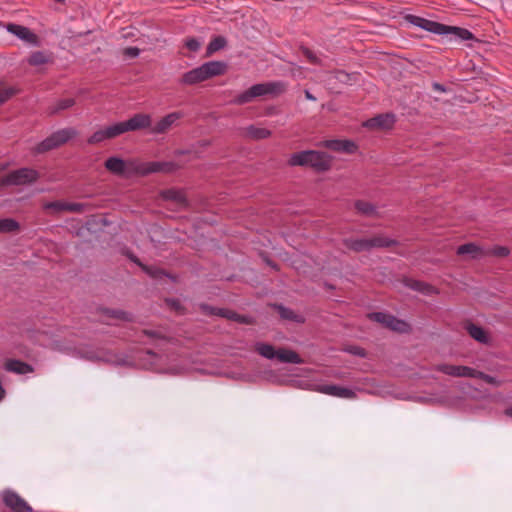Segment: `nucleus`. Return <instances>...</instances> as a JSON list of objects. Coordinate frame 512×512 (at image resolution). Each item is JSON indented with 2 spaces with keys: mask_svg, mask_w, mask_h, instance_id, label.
I'll use <instances>...</instances> for the list:
<instances>
[{
  "mask_svg": "<svg viewBox=\"0 0 512 512\" xmlns=\"http://www.w3.org/2000/svg\"><path fill=\"white\" fill-rule=\"evenodd\" d=\"M104 166L110 173L125 178L146 176L157 172H173L178 168L174 162H143L138 159L123 160L116 156L106 159Z\"/></svg>",
  "mask_w": 512,
  "mask_h": 512,
  "instance_id": "obj_1",
  "label": "nucleus"
},
{
  "mask_svg": "<svg viewBox=\"0 0 512 512\" xmlns=\"http://www.w3.org/2000/svg\"><path fill=\"white\" fill-rule=\"evenodd\" d=\"M228 65L224 61H208L202 65L185 72L180 79L183 85H196L213 77L224 75Z\"/></svg>",
  "mask_w": 512,
  "mask_h": 512,
  "instance_id": "obj_2",
  "label": "nucleus"
},
{
  "mask_svg": "<svg viewBox=\"0 0 512 512\" xmlns=\"http://www.w3.org/2000/svg\"><path fill=\"white\" fill-rule=\"evenodd\" d=\"M291 166H309L318 172L327 171L331 167V158L323 152L306 150L291 155Z\"/></svg>",
  "mask_w": 512,
  "mask_h": 512,
  "instance_id": "obj_3",
  "label": "nucleus"
},
{
  "mask_svg": "<svg viewBox=\"0 0 512 512\" xmlns=\"http://www.w3.org/2000/svg\"><path fill=\"white\" fill-rule=\"evenodd\" d=\"M77 130L74 128H64L55 131L49 137L41 141L34 148V152L37 154L45 153L55 148H58L66 144L69 140L77 135Z\"/></svg>",
  "mask_w": 512,
  "mask_h": 512,
  "instance_id": "obj_4",
  "label": "nucleus"
},
{
  "mask_svg": "<svg viewBox=\"0 0 512 512\" xmlns=\"http://www.w3.org/2000/svg\"><path fill=\"white\" fill-rule=\"evenodd\" d=\"M394 244V240L382 236L345 240L346 247L356 252L367 251L373 247H389Z\"/></svg>",
  "mask_w": 512,
  "mask_h": 512,
  "instance_id": "obj_5",
  "label": "nucleus"
},
{
  "mask_svg": "<svg viewBox=\"0 0 512 512\" xmlns=\"http://www.w3.org/2000/svg\"><path fill=\"white\" fill-rule=\"evenodd\" d=\"M39 173L32 168H20L9 172L2 180L5 185H25L35 182Z\"/></svg>",
  "mask_w": 512,
  "mask_h": 512,
  "instance_id": "obj_6",
  "label": "nucleus"
},
{
  "mask_svg": "<svg viewBox=\"0 0 512 512\" xmlns=\"http://www.w3.org/2000/svg\"><path fill=\"white\" fill-rule=\"evenodd\" d=\"M368 318L372 321L382 324L384 327L389 328L392 331L405 333L410 329L408 323L387 313L373 312L368 314Z\"/></svg>",
  "mask_w": 512,
  "mask_h": 512,
  "instance_id": "obj_7",
  "label": "nucleus"
},
{
  "mask_svg": "<svg viewBox=\"0 0 512 512\" xmlns=\"http://www.w3.org/2000/svg\"><path fill=\"white\" fill-rule=\"evenodd\" d=\"M406 19L412 25L419 27L423 30H426L428 32L438 34V35H443V34L447 33V29H448L447 25H444V24H441V23H438V22H435V21H432L429 19H425L423 17L415 16V15H408L406 17Z\"/></svg>",
  "mask_w": 512,
  "mask_h": 512,
  "instance_id": "obj_8",
  "label": "nucleus"
},
{
  "mask_svg": "<svg viewBox=\"0 0 512 512\" xmlns=\"http://www.w3.org/2000/svg\"><path fill=\"white\" fill-rule=\"evenodd\" d=\"M121 134L123 133L118 122L97 130L87 139V142L88 144L94 145L101 143L105 140L113 139Z\"/></svg>",
  "mask_w": 512,
  "mask_h": 512,
  "instance_id": "obj_9",
  "label": "nucleus"
},
{
  "mask_svg": "<svg viewBox=\"0 0 512 512\" xmlns=\"http://www.w3.org/2000/svg\"><path fill=\"white\" fill-rule=\"evenodd\" d=\"M122 133L145 129L151 125V117L148 114L138 113L130 119L119 122Z\"/></svg>",
  "mask_w": 512,
  "mask_h": 512,
  "instance_id": "obj_10",
  "label": "nucleus"
},
{
  "mask_svg": "<svg viewBox=\"0 0 512 512\" xmlns=\"http://www.w3.org/2000/svg\"><path fill=\"white\" fill-rule=\"evenodd\" d=\"M201 309L204 313L210 314V315H218L224 318H227L229 320H233L238 323L243 324H251L252 318L245 315L237 314L234 311H231L229 309H222V308H213L208 305H201Z\"/></svg>",
  "mask_w": 512,
  "mask_h": 512,
  "instance_id": "obj_11",
  "label": "nucleus"
},
{
  "mask_svg": "<svg viewBox=\"0 0 512 512\" xmlns=\"http://www.w3.org/2000/svg\"><path fill=\"white\" fill-rule=\"evenodd\" d=\"M201 309L204 313L210 314V315H218L224 318H227L229 320H233L238 323L243 324H251L252 318L245 315L237 314L234 311H231L229 309H222V308H213L208 305H201Z\"/></svg>",
  "mask_w": 512,
  "mask_h": 512,
  "instance_id": "obj_12",
  "label": "nucleus"
},
{
  "mask_svg": "<svg viewBox=\"0 0 512 512\" xmlns=\"http://www.w3.org/2000/svg\"><path fill=\"white\" fill-rule=\"evenodd\" d=\"M265 95H267L266 83H259L252 85L248 90L237 95L232 102L236 105H243Z\"/></svg>",
  "mask_w": 512,
  "mask_h": 512,
  "instance_id": "obj_13",
  "label": "nucleus"
},
{
  "mask_svg": "<svg viewBox=\"0 0 512 512\" xmlns=\"http://www.w3.org/2000/svg\"><path fill=\"white\" fill-rule=\"evenodd\" d=\"M2 499L4 504L14 512H32L29 504L13 491H5Z\"/></svg>",
  "mask_w": 512,
  "mask_h": 512,
  "instance_id": "obj_14",
  "label": "nucleus"
},
{
  "mask_svg": "<svg viewBox=\"0 0 512 512\" xmlns=\"http://www.w3.org/2000/svg\"><path fill=\"white\" fill-rule=\"evenodd\" d=\"M317 391L326 395L339 398L352 399L356 397V394L352 389L338 385H320L317 388Z\"/></svg>",
  "mask_w": 512,
  "mask_h": 512,
  "instance_id": "obj_15",
  "label": "nucleus"
},
{
  "mask_svg": "<svg viewBox=\"0 0 512 512\" xmlns=\"http://www.w3.org/2000/svg\"><path fill=\"white\" fill-rule=\"evenodd\" d=\"M322 145L330 150L348 154H353L357 150L356 144L350 140H326Z\"/></svg>",
  "mask_w": 512,
  "mask_h": 512,
  "instance_id": "obj_16",
  "label": "nucleus"
},
{
  "mask_svg": "<svg viewBox=\"0 0 512 512\" xmlns=\"http://www.w3.org/2000/svg\"><path fill=\"white\" fill-rule=\"evenodd\" d=\"M395 117L392 114H381L364 122L367 128L389 129L393 126Z\"/></svg>",
  "mask_w": 512,
  "mask_h": 512,
  "instance_id": "obj_17",
  "label": "nucleus"
},
{
  "mask_svg": "<svg viewBox=\"0 0 512 512\" xmlns=\"http://www.w3.org/2000/svg\"><path fill=\"white\" fill-rule=\"evenodd\" d=\"M458 255H468L471 259H481L487 256L486 249L474 243H466L457 248Z\"/></svg>",
  "mask_w": 512,
  "mask_h": 512,
  "instance_id": "obj_18",
  "label": "nucleus"
},
{
  "mask_svg": "<svg viewBox=\"0 0 512 512\" xmlns=\"http://www.w3.org/2000/svg\"><path fill=\"white\" fill-rule=\"evenodd\" d=\"M8 30L12 34L16 35L18 38H20L26 42H29L34 45H36L38 42L37 36L27 27H24L21 25H16V24H11V25H9Z\"/></svg>",
  "mask_w": 512,
  "mask_h": 512,
  "instance_id": "obj_19",
  "label": "nucleus"
},
{
  "mask_svg": "<svg viewBox=\"0 0 512 512\" xmlns=\"http://www.w3.org/2000/svg\"><path fill=\"white\" fill-rule=\"evenodd\" d=\"M181 116L179 112H172L166 115L155 124L152 128V132L156 134L165 133Z\"/></svg>",
  "mask_w": 512,
  "mask_h": 512,
  "instance_id": "obj_20",
  "label": "nucleus"
},
{
  "mask_svg": "<svg viewBox=\"0 0 512 512\" xmlns=\"http://www.w3.org/2000/svg\"><path fill=\"white\" fill-rule=\"evenodd\" d=\"M4 368L8 372H13L21 375L31 373L33 371L32 366L23 361L15 359L7 360L4 365Z\"/></svg>",
  "mask_w": 512,
  "mask_h": 512,
  "instance_id": "obj_21",
  "label": "nucleus"
},
{
  "mask_svg": "<svg viewBox=\"0 0 512 512\" xmlns=\"http://www.w3.org/2000/svg\"><path fill=\"white\" fill-rule=\"evenodd\" d=\"M161 196L164 200L171 201L178 206L186 205V197L182 190L167 189L161 192Z\"/></svg>",
  "mask_w": 512,
  "mask_h": 512,
  "instance_id": "obj_22",
  "label": "nucleus"
},
{
  "mask_svg": "<svg viewBox=\"0 0 512 512\" xmlns=\"http://www.w3.org/2000/svg\"><path fill=\"white\" fill-rule=\"evenodd\" d=\"M276 359L282 363L300 364L302 362L300 356L296 352L288 349L277 350Z\"/></svg>",
  "mask_w": 512,
  "mask_h": 512,
  "instance_id": "obj_23",
  "label": "nucleus"
},
{
  "mask_svg": "<svg viewBox=\"0 0 512 512\" xmlns=\"http://www.w3.org/2000/svg\"><path fill=\"white\" fill-rule=\"evenodd\" d=\"M445 35L451 36L454 39L470 40L473 38V34L464 28L448 26L447 33Z\"/></svg>",
  "mask_w": 512,
  "mask_h": 512,
  "instance_id": "obj_24",
  "label": "nucleus"
},
{
  "mask_svg": "<svg viewBox=\"0 0 512 512\" xmlns=\"http://www.w3.org/2000/svg\"><path fill=\"white\" fill-rule=\"evenodd\" d=\"M407 286L426 295H431L437 292L433 286L418 280H409L407 282Z\"/></svg>",
  "mask_w": 512,
  "mask_h": 512,
  "instance_id": "obj_25",
  "label": "nucleus"
},
{
  "mask_svg": "<svg viewBox=\"0 0 512 512\" xmlns=\"http://www.w3.org/2000/svg\"><path fill=\"white\" fill-rule=\"evenodd\" d=\"M467 331H468L469 335L476 341H478L480 343L488 342L487 334H486L485 330L483 328H481L480 326H477L475 324H469L467 326Z\"/></svg>",
  "mask_w": 512,
  "mask_h": 512,
  "instance_id": "obj_26",
  "label": "nucleus"
},
{
  "mask_svg": "<svg viewBox=\"0 0 512 512\" xmlns=\"http://www.w3.org/2000/svg\"><path fill=\"white\" fill-rule=\"evenodd\" d=\"M226 45L227 41L223 36H216L209 42L206 49V55L211 56L215 52L225 48Z\"/></svg>",
  "mask_w": 512,
  "mask_h": 512,
  "instance_id": "obj_27",
  "label": "nucleus"
},
{
  "mask_svg": "<svg viewBox=\"0 0 512 512\" xmlns=\"http://www.w3.org/2000/svg\"><path fill=\"white\" fill-rule=\"evenodd\" d=\"M50 60L51 57L48 54L42 51H35L29 56L27 62L31 66H40L50 62Z\"/></svg>",
  "mask_w": 512,
  "mask_h": 512,
  "instance_id": "obj_28",
  "label": "nucleus"
},
{
  "mask_svg": "<svg viewBox=\"0 0 512 512\" xmlns=\"http://www.w3.org/2000/svg\"><path fill=\"white\" fill-rule=\"evenodd\" d=\"M255 350L264 358H267V359L276 358L277 350H275V348L270 344L257 343L255 345Z\"/></svg>",
  "mask_w": 512,
  "mask_h": 512,
  "instance_id": "obj_29",
  "label": "nucleus"
},
{
  "mask_svg": "<svg viewBox=\"0 0 512 512\" xmlns=\"http://www.w3.org/2000/svg\"><path fill=\"white\" fill-rule=\"evenodd\" d=\"M247 134L252 139L259 140L268 138L271 135V131L266 128L251 125L247 128Z\"/></svg>",
  "mask_w": 512,
  "mask_h": 512,
  "instance_id": "obj_30",
  "label": "nucleus"
},
{
  "mask_svg": "<svg viewBox=\"0 0 512 512\" xmlns=\"http://www.w3.org/2000/svg\"><path fill=\"white\" fill-rule=\"evenodd\" d=\"M266 86L267 95L278 96L286 91V85L281 81L268 82Z\"/></svg>",
  "mask_w": 512,
  "mask_h": 512,
  "instance_id": "obj_31",
  "label": "nucleus"
},
{
  "mask_svg": "<svg viewBox=\"0 0 512 512\" xmlns=\"http://www.w3.org/2000/svg\"><path fill=\"white\" fill-rule=\"evenodd\" d=\"M276 308L278 309V312H279V314H280L282 319L292 320V321H295V322H302L303 321L302 316H299V315L295 314L289 308H286V307H284L282 305H277Z\"/></svg>",
  "mask_w": 512,
  "mask_h": 512,
  "instance_id": "obj_32",
  "label": "nucleus"
},
{
  "mask_svg": "<svg viewBox=\"0 0 512 512\" xmlns=\"http://www.w3.org/2000/svg\"><path fill=\"white\" fill-rule=\"evenodd\" d=\"M435 369L446 375L459 377L460 365L440 364L437 365Z\"/></svg>",
  "mask_w": 512,
  "mask_h": 512,
  "instance_id": "obj_33",
  "label": "nucleus"
},
{
  "mask_svg": "<svg viewBox=\"0 0 512 512\" xmlns=\"http://www.w3.org/2000/svg\"><path fill=\"white\" fill-rule=\"evenodd\" d=\"M19 229L17 221L11 218H5L0 220V232H14Z\"/></svg>",
  "mask_w": 512,
  "mask_h": 512,
  "instance_id": "obj_34",
  "label": "nucleus"
},
{
  "mask_svg": "<svg viewBox=\"0 0 512 512\" xmlns=\"http://www.w3.org/2000/svg\"><path fill=\"white\" fill-rule=\"evenodd\" d=\"M355 208L360 214L366 215V216H371L375 212L374 206L366 201H361V200L357 201L355 203Z\"/></svg>",
  "mask_w": 512,
  "mask_h": 512,
  "instance_id": "obj_35",
  "label": "nucleus"
},
{
  "mask_svg": "<svg viewBox=\"0 0 512 512\" xmlns=\"http://www.w3.org/2000/svg\"><path fill=\"white\" fill-rule=\"evenodd\" d=\"M75 104V101L73 98H65L58 100L52 110V113L59 112L61 110L68 109L72 107Z\"/></svg>",
  "mask_w": 512,
  "mask_h": 512,
  "instance_id": "obj_36",
  "label": "nucleus"
},
{
  "mask_svg": "<svg viewBox=\"0 0 512 512\" xmlns=\"http://www.w3.org/2000/svg\"><path fill=\"white\" fill-rule=\"evenodd\" d=\"M487 256H496V257H506L509 255L510 251L505 246H494L492 248L486 249Z\"/></svg>",
  "mask_w": 512,
  "mask_h": 512,
  "instance_id": "obj_37",
  "label": "nucleus"
},
{
  "mask_svg": "<svg viewBox=\"0 0 512 512\" xmlns=\"http://www.w3.org/2000/svg\"><path fill=\"white\" fill-rule=\"evenodd\" d=\"M130 259L132 261H134L135 263H137L139 266L142 267V269L147 273L149 274L150 276H152L153 278H158L160 277V275H166L163 271L161 270H158V269H155V268H151V267H147V266H144L142 265L139 260L135 257H132L130 256Z\"/></svg>",
  "mask_w": 512,
  "mask_h": 512,
  "instance_id": "obj_38",
  "label": "nucleus"
},
{
  "mask_svg": "<svg viewBox=\"0 0 512 512\" xmlns=\"http://www.w3.org/2000/svg\"><path fill=\"white\" fill-rule=\"evenodd\" d=\"M107 315L112 318L130 321L132 319L131 314L121 310H107Z\"/></svg>",
  "mask_w": 512,
  "mask_h": 512,
  "instance_id": "obj_39",
  "label": "nucleus"
},
{
  "mask_svg": "<svg viewBox=\"0 0 512 512\" xmlns=\"http://www.w3.org/2000/svg\"><path fill=\"white\" fill-rule=\"evenodd\" d=\"M478 370L460 365L459 377L476 378Z\"/></svg>",
  "mask_w": 512,
  "mask_h": 512,
  "instance_id": "obj_40",
  "label": "nucleus"
},
{
  "mask_svg": "<svg viewBox=\"0 0 512 512\" xmlns=\"http://www.w3.org/2000/svg\"><path fill=\"white\" fill-rule=\"evenodd\" d=\"M185 46L188 50L197 52L201 47V42L198 39L191 37L185 40Z\"/></svg>",
  "mask_w": 512,
  "mask_h": 512,
  "instance_id": "obj_41",
  "label": "nucleus"
},
{
  "mask_svg": "<svg viewBox=\"0 0 512 512\" xmlns=\"http://www.w3.org/2000/svg\"><path fill=\"white\" fill-rule=\"evenodd\" d=\"M43 207L46 210L64 211L65 210V202H61V201L48 202V203H45Z\"/></svg>",
  "mask_w": 512,
  "mask_h": 512,
  "instance_id": "obj_42",
  "label": "nucleus"
},
{
  "mask_svg": "<svg viewBox=\"0 0 512 512\" xmlns=\"http://www.w3.org/2000/svg\"><path fill=\"white\" fill-rule=\"evenodd\" d=\"M137 36V29L134 27H126L123 28L120 37L122 39H133Z\"/></svg>",
  "mask_w": 512,
  "mask_h": 512,
  "instance_id": "obj_43",
  "label": "nucleus"
},
{
  "mask_svg": "<svg viewBox=\"0 0 512 512\" xmlns=\"http://www.w3.org/2000/svg\"><path fill=\"white\" fill-rule=\"evenodd\" d=\"M122 54L125 57L130 58V59L136 58L140 54V49L137 47H127V48L123 49Z\"/></svg>",
  "mask_w": 512,
  "mask_h": 512,
  "instance_id": "obj_44",
  "label": "nucleus"
},
{
  "mask_svg": "<svg viewBox=\"0 0 512 512\" xmlns=\"http://www.w3.org/2000/svg\"><path fill=\"white\" fill-rule=\"evenodd\" d=\"M84 204L81 203H66L65 202V210L70 212H82L84 211Z\"/></svg>",
  "mask_w": 512,
  "mask_h": 512,
  "instance_id": "obj_45",
  "label": "nucleus"
},
{
  "mask_svg": "<svg viewBox=\"0 0 512 512\" xmlns=\"http://www.w3.org/2000/svg\"><path fill=\"white\" fill-rule=\"evenodd\" d=\"M476 378L477 379H481L483 381H485L486 383H489V384H495L496 383V380L494 377L488 375V374H485L484 372H481V371H478L477 372V375H476Z\"/></svg>",
  "mask_w": 512,
  "mask_h": 512,
  "instance_id": "obj_46",
  "label": "nucleus"
},
{
  "mask_svg": "<svg viewBox=\"0 0 512 512\" xmlns=\"http://www.w3.org/2000/svg\"><path fill=\"white\" fill-rule=\"evenodd\" d=\"M167 304L173 308L175 311L177 312H182L183 308L179 302V300H176V299H167Z\"/></svg>",
  "mask_w": 512,
  "mask_h": 512,
  "instance_id": "obj_47",
  "label": "nucleus"
},
{
  "mask_svg": "<svg viewBox=\"0 0 512 512\" xmlns=\"http://www.w3.org/2000/svg\"><path fill=\"white\" fill-rule=\"evenodd\" d=\"M303 53L311 63L316 64L318 62L317 57L309 49H304Z\"/></svg>",
  "mask_w": 512,
  "mask_h": 512,
  "instance_id": "obj_48",
  "label": "nucleus"
},
{
  "mask_svg": "<svg viewBox=\"0 0 512 512\" xmlns=\"http://www.w3.org/2000/svg\"><path fill=\"white\" fill-rule=\"evenodd\" d=\"M9 97L10 94L7 91L0 90V105L8 100Z\"/></svg>",
  "mask_w": 512,
  "mask_h": 512,
  "instance_id": "obj_49",
  "label": "nucleus"
},
{
  "mask_svg": "<svg viewBox=\"0 0 512 512\" xmlns=\"http://www.w3.org/2000/svg\"><path fill=\"white\" fill-rule=\"evenodd\" d=\"M350 352H352L353 354L355 355H359V356H365V351L364 349L360 348V347H354L353 349L350 350Z\"/></svg>",
  "mask_w": 512,
  "mask_h": 512,
  "instance_id": "obj_50",
  "label": "nucleus"
},
{
  "mask_svg": "<svg viewBox=\"0 0 512 512\" xmlns=\"http://www.w3.org/2000/svg\"><path fill=\"white\" fill-rule=\"evenodd\" d=\"M143 333L149 337H152V338H159L160 335L158 332H155V331H150V330H144Z\"/></svg>",
  "mask_w": 512,
  "mask_h": 512,
  "instance_id": "obj_51",
  "label": "nucleus"
},
{
  "mask_svg": "<svg viewBox=\"0 0 512 512\" xmlns=\"http://www.w3.org/2000/svg\"><path fill=\"white\" fill-rule=\"evenodd\" d=\"M305 97L307 100H310V101H315L316 98L310 93L309 90H305Z\"/></svg>",
  "mask_w": 512,
  "mask_h": 512,
  "instance_id": "obj_52",
  "label": "nucleus"
},
{
  "mask_svg": "<svg viewBox=\"0 0 512 512\" xmlns=\"http://www.w3.org/2000/svg\"><path fill=\"white\" fill-rule=\"evenodd\" d=\"M433 87H434L435 90H438V91H441V92L445 91V88L442 85L438 84V83H434Z\"/></svg>",
  "mask_w": 512,
  "mask_h": 512,
  "instance_id": "obj_53",
  "label": "nucleus"
},
{
  "mask_svg": "<svg viewBox=\"0 0 512 512\" xmlns=\"http://www.w3.org/2000/svg\"><path fill=\"white\" fill-rule=\"evenodd\" d=\"M505 415H507L508 417L512 418V407L507 408L505 410Z\"/></svg>",
  "mask_w": 512,
  "mask_h": 512,
  "instance_id": "obj_54",
  "label": "nucleus"
}]
</instances>
